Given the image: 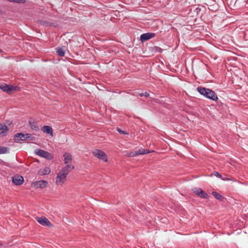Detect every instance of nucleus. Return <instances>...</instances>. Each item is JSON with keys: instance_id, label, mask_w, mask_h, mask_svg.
<instances>
[{"instance_id": "obj_1", "label": "nucleus", "mask_w": 248, "mask_h": 248, "mask_svg": "<svg viewBox=\"0 0 248 248\" xmlns=\"http://www.w3.org/2000/svg\"><path fill=\"white\" fill-rule=\"evenodd\" d=\"M198 92L204 97L212 101H217L218 97L217 93L210 89L202 86H198L197 88Z\"/></svg>"}, {"instance_id": "obj_2", "label": "nucleus", "mask_w": 248, "mask_h": 248, "mask_svg": "<svg viewBox=\"0 0 248 248\" xmlns=\"http://www.w3.org/2000/svg\"><path fill=\"white\" fill-rule=\"evenodd\" d=\"M93 154L100 159L106 162L107 157L106 154L103 151L99 149H94L92 152Z\"/></svg>"}, {"instance_id": "obj_3", "label": "nucleus", "mask_w": 248, "mask_h": 248, "mask_svg": "<svg viewBox=\"0 0 248 248\" xmlns=\"http://www.w3.org/2000/svg\"><path fill=\"white\" fill-rule=\"evenodd\" d=\"M150 152L149 150L141 148L136 151L129 152L127 154V155L129 157H134L139 155H145Z\"/></svg>"}, {"instance_id": "obj_4", "label": "nucleus", "mask_w": 248, "mask_h": 248, "mask_svg": "<svg viewBox=\"0 0 248 248\" xmlns=\"http://www.w3.org/2000/svg\"><path fill=\"white\" fill-rule=\"evenodd\" d=\"M192 191L193 193L202 198L207 199L209 198L208 195L200 188H195L192 189Z\"/></svg>"}, {"instance_id": "obj_5", "label": "nucleus", "mask_w": 248, "mask_h": 248, "mask_svg": "<svg viewBox=\"0 0 248 248\" xmlns=\"http://www.w3.org/2000/svg\"><path fill=\"white\" fill-rule=\"evenodd\" d=\"M35 153L38 155L47 159H51L52 158V155L51 154L47 151L41 149L36 150Z\"/></svg>"}, {"instance_id": "obj_6", "label": "nucleus", "mask_w": 248, "mask_h": 248, "mask_svg": "<svg viewBox=\"0 0 248 248\" xmlns=\"http://www.w3.org/2000/svg\"><path fill=\"white\" fill-rule=\"evenodd\" d=\"M155 35V33L147 32L140 35V40L141 42H144L153 37Z\"/></svg>"}, {"instance_id": "obj_7", "label": "nucleus", "mask_w": 248, "mask_h": 248, "mask_svg": "<svg viewBox=\"0 0 248 248\" xmlns=\"http://www.w3.org/2000/svg\"><path fill=\"white\" fill-rule=\"evenodd\" d=\"M36 219L42 225L48 227L52 226L51 223L45 217H37Z\"/></svg>"}, {"instance_id": "obj_8", "label": "nucleus", "mask_w": 248, "mask_h": 248, "mask_svg": "<svg viewBox=\"0 0 248 248\" xmlns=\"http://www.w3.org/2000/svg\"><path fill=\"white\" fill-rule=\"evenodd\" d=\"M74 169V166L71 164H67L60 171L62 173L65 174L67 176L68 173Z\"/></svg>"}, {"instance_id": "obj_9", "label": "nucleus", "mask_w": 248, "mask_h": 248, "mask_svg": "<svg viewBox=\"0 0 248 248\" xmlns=\"http://www.w3.org/2000/svg\"><path fill=\"white\" fill-rule=\"evenodd\" d=\"M13 183L16 185H21L24 182L23 177L21 176H15L12 178Z\"/></svg>"}, {"instance_id": "obj_10", "label": "nucleus", "mask_w": 248, "mask_h": 248, "mask_svg": "<svg viewBox=\"0 0 248 248\" xmlns=\"http://www.w3.org/2000/svg\"><path fill=\"white\" fill-rule=\"evenodd\" d=\"M47 182L45 180H40L35 182L33 183L34 186L36 188H44L47 186Z\"/></svg>"}, {"instance_id": "obj_11", "label": "nucleus", "mask_w": 248, "mask_h": 248, "mask_svg": "<svg viewBox=\"0 0 248 248\" xmlns=\"http://www.w3.org/2000/svg\"><path fill=\"white\" fill-rule=\"evenodd\" d=\"M65 174L62 173L61 172L59 171L57 174V176L56 177V183L57 184H63L64 181L66 178Z\"/></svg>"}, {"instance_id": "obj_12", "label": "nucleus", "mask_w": 248, "mask_h": 248, "mask_svg": "<svg viewBox=\"0 0 248 248\" xmlns=\"http://www.w3.org/2000/svg\"><path fill=\"white\" fill-rule=\"evenodd\" d=\"M15 87L11 85H7L6 84H1L0 85V89L4 92L8 93L14 90Z\"/></svg>"}, {"instance_id": "obj_13", "label": "nucleus", "mask_w": 248, "mask_h": 248, "mask_svg": "<svg viewBox=\"0 0 248 248\" xmlns=\"http://www.w3.org/2000/svg\"><path fill=\"white\" fill-rule=\"evenodd\" d=\"M26 134H23L22 133H18L15 135V140H22L24 141L27 140Z\"/></svg>"}, {"instance_id": "obj_14", "label": "nucleus", "mask_w": 248, "mask_h": 248, "mask_svg": "<svg viewBox=\"0 0 248 248\" xmlns=\"http://www.w3.org/2000/svg\"><path fill=\"white\" fill-rule=\"evenodd\" d=\"M9 130L8 127L6 125L0 124V137H3L6 135Z\"/></svg>"}, {"instance_id": "obj_15", "label": "nucleus", "mask_w": 248, "mask_h": 248, "mask_svg": "<svg viewBox=\"0 0 248 248\" xmlns=\"http://www.w3.org/2000/svg\"><path fill=\"white\" fill-rule=\"evenodd\" d=\"M50 172V169L49 167H45L44 168L40 169L38 171V174L39 175L43 176L49 174Z\"/></svg>"}, {"instance_id": "obj_16", "label": "nucleus", "mask_w": 248, "mask_h": 248, "mask_svg": "<svg viewBox=\"0 0 248 248\" xmlns=\"http://www.w3.org/2000/svg\"><path fill=\"white\" fill-rule=\"evenodd\" d=\"M42 130L47 134L53 136V129L52 127L49 125H44L42 127Z\"/></svg>"}, {"instance_id": "obj_17", "label": "nucleus", "mask_w": 248, "mask_h": 248, "mask_svg": "<svg viewBox=\"0 0 248 248\" xmlns=\"http://www.w3.org/2000/svg\"><path fill=\"white\" fill-rule=\"evenodd\" d=\"M64 164H70L72 162V159L71 155L68 153H65L63 155Z\"/></svg>"}, {"instance_id": "obj_18", "label": "nucleus", "mask_w": 248, "mask_h": 248, "mask_svg": "<svg viewBox=\"0 0 248 248\" xmlns=\"http://www.w3.org/2000/svg\"><path fill=\"white\" fill-rule=\"evenodd\" d=\"M212 194L216 199L220 201H223L224 199V198L223 196L217 192L213 191L212 192Z\"/></svg>"}, {"instance_id": "obj_19", "label": "nucleus", "mask_w": 248, "mask_h": 248, "mask_svg": "<svg viewBox=\"0 0 248 248\" xmlns=\"http://www.w3.org/2000/svg\"><path fill=\"white\" fill-rule=\"evenodd\" d=\"M29 124L31 128L35 131H38L39 130L38 126L35 122L33 121H29Z\"/></svg>"}, {"instance_id": "obj_20", "label": "nucleus", "mask_w": 248, "mask_h": 248, "mask_svg": "<svg viewBox=\"0 0 248 248\" xmlns=\"http://www.w3.org/2000/svg\"><path fill=\"white\" fill-rule=\"evenodd\" d=\"M38 22L42 25L45 26L46 27L48 26H52L53 23L49 22L47 21L43 20H39Z\"/></svg>"}, {"instance_id": "obj_21", "label": "nucleus", "mask_w": 248, "mask_h": 248, "mask_svg": "<svg viewBox=\"0 0 248 248\" xmlns=\"http://www.w3.org/2000/svg\"><path fill=\"white\" fill-rule=\"evenodd\" d=\"M56 49L57 53L59 56L61 57H63L64 56L65 51L63 48L62 47H57L56 48Z\"/></svg>"}, {"instance_id": "obj_22", "label": "nucleus", "mask_w": 248, "mask_h": 248, "mask_svg": "<svg viewBox=\"0 0 248 248\" xmlns=\"http://www.w3.org/2000/svg\"><path fill=\"white\" fill-rule=\"evenodd\" d=\"M9 151L7 147L0 146V154L8 153Z\"/></svg>"}, {"instance_id": "obj_23", "label": "nucleus", "mask_w": 248, "mask_h": 248, "mask_svg": "<svg viewBox=\"0 0 248 248\" xmlns=\"http://www.w3.org/2000/svg\"><path fill=\"white\" fill-rule=\"evenodd\" d=\"M26 136L27 137V140H34L36 139V138L31 134H26Z\"/></svg>"}, {"instance_id": "obj_24", "label": "nucleus", "mask_w": 248, "mask_h": 248, "mask_svg": "<svg viewBox=\"0 0 248 248\" xmlns=\"http://www.w3.org/2000/svg\"><path fill=\"white\" fill-rule=\"evenodd\" d=\"M138 94L140 96V97H143V96H144L145 97H148L150 95V93H148V92H144V93H138Z\"/></svg>"}, {"instance_id": "obj_25", "label": "nucleus", "mask_w": 248, "mask_h": 248, "mask_svg": "<svg viewBox=\"0 0 248 248\" xmlns=\"http://www.w3.org/2000/svg\"><path fill=\"white\" fill-rule=\"evenodd\" d=\"M154 50L155 52H157L159 53H162L163 51V49L161 48L156 46L154 47Z\"/></svg>"}, {"instance_id": "obj_26", "label": "nucleus", "mask_w": 248, "mask_h": 248, "mask_svg": "<svg viewBox=\"0 0 248 248\" xmlns=\"http://www.w3.org/2000/svg\"><path fill=\"white\" fill-rule=\"evenodd\" d=\"M213 174L214 175L217 176V177L221 178L222 180H224V179L222 178L221 175L217 171H214Z\"/></svg>"}, {"instance_id": "obj_27", "label": "nucleus", "mask_w": 248, "mask_h": 248, "mask_svg": "<svg viewBox=\"0 0 248 248\" xmlns=\"http://www.w3.org/2000/svg\"><path fill=\"white\" fill-rule=\"evenodd\" d=\"M117 131H118V132L120 134H124V135L127 134V133H126V132L123 131V130H122L121 129H120L118 127L117 128Z\"/></svg>"}, {"instance_id": "obj_28", "label": "nucleus", "mask_w": 248, "mask_h": 248, "mask_svg": "<svg viewBox=\"0 0 248 248\" xmlns=\"http://www.w3.org/2000/svg\"><path fill=\"white\" fill-rule=\"evenodd\" d=\"M201 11V9L200 8H196L195 10V12L197 13V14H198Z\"/></svg>"}, {"instance_id": "obj_29", "label": "nucleus", "mask_w": 248, "mask_h": 248, "mask_svg": "<svg viewBox=\"0 0 248 248\" xmlns=\"http://www.w3.org/2000/svg\"><path fill=\"white\" fill-rule=\"evenodd\" d=\"M3 163V161L1 160H0V163Z\"/></svg>"}, {"instance_id": "obj_30", "label": "nucleus", "mask_w": 248, "mask_h": 248, "mask_svg": "<svg viewBox=\"0 0 248 248\" xmlns=\"http://www.w3.org/2000/svg\"><path fill=\"white\" fill-rule=\"evenodd\" d=\"M2 51H2V49H0V53L2 52Z\"/></svg>"}, {"instance_id": "obj_31", "label": "nucleus", "mask_w": 248, "mask_h": 248, "mask_svg": "<svg viewBox=\"0 0 248 248\" xmlns=\"http://www.w3.org/2000/svg\"><path fill=\"white\" fill-rule=\"evenodd\" d=\"M1 245V244H0V246Z\"/></svg>"}]
</instances>
